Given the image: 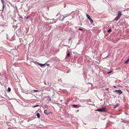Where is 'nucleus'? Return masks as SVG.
<instances>
[{
  "instance_id": "1",
  "label": "nucleus",
  "mask_w": 129,
  "mask_h": 129,
  "mask_svg": "<svg viewBox=\"0 0 129 129\" xmlns=\"http://www.w3.org/2000/svg\"><path fill=\"white\" fill-rule=\"evenodd\" d=\"M117 14V17L114 19V21H117L120 18L121 15H122V12L118 11V12Z\"/></svg>"
},
{
  "instance_id": "2",
  "label": "nucleus",
  "mask_w": 129,
  "mask_h": 129,
  "mask_svg": "<svg viewBox=\"0 0 129 129\" xmlns=\"http://www.w3.org/2000/svg\"><path fill=\"white\" fill-rule=\"evenodd\" d=\"M100 112H106L107 111L106 108V107H104L98 109L96 110Z\"/></svg>"
},
{
  "instance_id": "3",
  "label": "nucleus",
  "mask_w": 129,
  "mask_h": 129,
  "mask_svg": "<svg viewBox=\"0 0 129 129\" xmlns=\"http://www.w3.org/2000/svg\"><path fill=\"white\" fill-rule=\"evenodd\" d=\"M115 91L118 93L119 94H120L122 93V92L120 90H116Z\"/></svg>"
},
{
  "instance_id": "4",
  "label": "nucleus",
  "mask_w": 129,
  "mask_h": 129,
  "mask_svg": "<svg viewBox=\"0 0 129 129\" xmlns=\"http://www.w3.org/2000/svg\"><path fill=\"white\" fill-rule=\"evenodd\" d=\"M30 16H27L25 19V21H28L30 20Z\"/></svg>"
},
{
  "instance_id": "5",
  "label": "nucleus",
  "mask_w": 129,
  "mask_h": 129,
  "mask_svg": "<svg viewBox=\"0 0 129 129\" xmlns=\"http://www.w3.org/2000/svg\"><path fill=\"white\" fill-rule=\"evenodd\" d=\"M37 62L38 65H39V66H40L41 67H44L45 65V63L44 64H41V63H40L38 62Z\"/></svg>"
},
{
  "instance_id": "6",
  "label": "nucleus",
  "mask_w": 129,
  "mask_h": 129,
  "mask_svg": "<svg viewBox=\"0 0 129 129\" xmlns=\"http://www.w3.org/2000/svg\"><path fill=\"white\" fill-rule=\"evenodd\" d=\"M38 118H39L40 117V114L39 113H37L36 114Z\"/></svg>"
},
{
  "instance_id": "7",
  "label": "nucleus",
  "mask_w": 129,
  "mask_h": 129,
  "mask_svg": "<svg viewBox=\"0 0 129 129\" xmlns=\"http://www.w3.org/2000/svg\"><path fill=\"white\" fill-rule=\"evenodd\" d=\"M1 2L3 5V9H4V1L3 0H1Z\"/></svg>"
},
{
  "instance_id": "8",
  "label": "nucleus",
  "mask_w": 129,
  "mask_h": 129,
  "mask_svg": "<svg viewBox=\"0 0 129 129\" xmlns=\"http://www.w3.org/2000/svg\"><path fill=\"white\" fill-rule=\"evenodd\" d=\"M129 61V58L127 60H126L124 62V63H127Z\"/></svg>"
},
{
  "instance_id": "9",
  "label": "nucleus",
  "mask_w": 129,
  "mask_h": 129,
  "mask_svg": "<svg viewBox=\"0 0 129 129\" xmlns=\"http://www.w3.org/2000/svg\"><path fill=\"white\" fill-rule=\"evenodd\" d=\"M73 107L74 108H77V107H79L77 105H73Z\"/></svg>"
},
{
  "instance_id": "10",
  "label": "nucleus",
  "mask_w": 129,
  "mask_h": 129,
  "mask_svg": "<svg viewBox=\"0 0 129 129\" xmlns=\"http://www.w3.org/2000/svg\"><path fill=\"white\" fill-rule=\"evenodd\" d=\"M67 56L68 57H69L70 56V53L69 52L67 55Z\"/></svg>"
},
{
  "instance_id": "11",
  "label": "nucleus",
  "mask_w": 129,
  "mask_h": 129,
  "mask_svg": "<svg viewBox=\"0 0 129 129\" xmlns=\"http://www.w3.org/2000/svg\"><path fill=\"white\" fill-rule=\"evenodd\" d=\"M86 16L88 19L90 17V16H89V15L88 14H86Z\"/></svg>"
},
{
  "instance_id": "12",
  "label": "nucleus",
  "mask_w": 129,
  "mask_h": 129,
  "mask_svg": "<svg viewBox=\"0 0 129 129\" xmlns=\"http://www.w3.org/2000/svg\"><path fill=\"white\" fill-rule=\"evenodd\" d=\"M89 20L90 21V22H91L92 23L93 22V20H92V19L91 18V19H90Z\"/></svg>"
},
{
  "instance_id": "13",
  "label": "nucleus",
  "mask_w": 129,
  "mask_h": 129,
  "mask_svg": "<svg viewBox=\"0 0 129 129\" xmlns=\"http://www.w3.org/2000/svg\"><path fill=\"white\" fill-rule=\"evenodd\" d=\"M11 88H9V87L8 88V91H9V92H10V91H11Z\"/></svg>"
},
{
  "instance_id": "14",
  "label": "nucleus",
  "mask_w": 129,
  "mask_h": 129,
  "mask_svg": "<svg viewBox=\"0 0 129 129\" xmlns=\"http://www.w3.org/2000/svg\"><path fill=\"white\" fill-rule=\"evenodd\" d=\"M48 99H47L49 101H51V99L50 98H49V96L48 97Z\"/></svg>"
},
{
  "instance_id": "15",
  "label": "nucleus",
  "mask_w": 129,
  "mask_h": 129,
  "mask_svg": "<svg viewBox=\"0 0 129 129\" xmlns=\"http://www.w3.org/2000/svg\"><path fill=\"white\" fill-rule=\"evenodd\" d=\"M33 91L35 92H37L39 91V90H33Z\"/></svg>"
},
{
  "instance_id": "16",
  "label": "nucleus",
  "mask_w": 129,
  "mask_h": 129,
  "mask_svg": "<svg viewBox=\"0 0 129 129\" xmlns=\"http://www.w3.org/2000/svg\"><path fill=\"white\" fill-rule=\"evenodd\" d=\"M111 31V30L110 29H109L108 30V33H110Z\"/></svg>"
},
{
  "instance_id": "17",
  "label": "nucleus",
  "mask_w": 129,
  "mask_h": 129,
  "mask_svg": "<svg viewBox=\"0 0 129 129\" xmlns=\"http://www.w3.org/2000/svg\"><path fill=\"white\" fill-rule=\"evenodd\" d=\"M39 106V105H35V106H34L33 107V108H35V107H38Z\"/></svg>"
},
{
  "instance_id": "18",
  "label": "nucleus",
  "mask_w": 129,
  "mask_h": 129,
  "mask_svg": "<svg viewBox=\"0 0 129 129\" xmlns=\"http://www.w3.org/2000/svg\"><path fill=\"white\" fill-rule=\"evenodd\" d=\"M46 112H47V110H45L44 111V113L46 114H48V113H46Z\"/></svg>"
},
{
  "instance_id": "19",
  "label": "nucleus",
  "mask_w": 129,
  "mask_h": 129,
  "mask_svg": "<svg viewBox=\"0 0 129 129\" xmlns=\"http://www.w3.org/2000/svg\"><path fill=\"white\" fill-rule=\"evenodd\" d=\"M78 29L79 30H81V31H82L83 30V29L82 28H79Z\"/></svg>"
},
{
  "instance_id": "20",
  "label": "nucleus",
  "mask_w": 129,
  "mask_h": 129,
  "mask_svg": "<svg viewBox=\"0 0 129 129\" xmlns=\"http://www.w3.org/2000/svg\"><path fill=\"white\" fill-rule=\"evenodd\" d=\"M46 65L48 66H50V64H46Z\"/></svg>"
},
{
  "instance_id": "21",
  "label": "nucleus",
  "mask_w": 129,
  "mask_h": 129,
  "mask_svg": "<svg viewBox=\"0 0 129 129\" xmlns=\"http://www.w3.org/2000/svg\"><path fill=\"white\" fill-rule=\"evenodd\" d=\"M111 72H112V71H110V72H109L108 73L110 74V73H111Z\"/></svg>"
},
{
  "instance_id": "22",
  "label": "nucleus",
  "mask_w": 129,
  "mask_h": 129,
  "mask_svg": "<svg viewBox=\"0 0 129 129\" xmlns=\"http://www.w3.org/2000/svg\"><path fill=\"white\" fill-rule=\"evenodd\" d=\"M117 106H115L114 107L115 108H116V107H117Z\"/></svg>"
},
{
  "instance_id": "23",
  "label": "nucleus",
  "mask_w": 129,
  "mask_h": 129,
  "mask_svg": "<svg viewBox=\"0 0 129 129\" xmlns=\"http://www.w3.org/2000/svg\"><path fill=\"white\" fill-rule=\"evenodd\" d=\"M91 18H90V17L88 19L89 20L90 19H91Z\"/></svg>"
},
{
  "instance_id": "24",
  "label": "nucleus",
  "mask_w": 129,
  "mask_h": 129,
  "mask_svg": "<svg viewBox=\"0 0 129 129\" xmlns=\"http://www.w3.org/2000/svg\"><path fill=\"white\" fill-rule=\"evenodd\" d=\"M79 111V110H77V111L78 112Z\"/></svg>"
},
{
  "instance_id": "25",
  "label": "nucleus",
  "mask_w": 129,
  "mask_h": 129,
  "mask_svg": "<svg viewBox=\"0 0 129 129\" xmlns=\"http://www.w3.org/2000/svg\"><path fill=\"white\" fill-rule=\"evenodd\" d=\"M69 41H70V40H71V39H69Z\"/></svg>"
},
{
  "instance_id": "26",
  "label": "nucleus",
  "mask_w": 129,
  "mask_h": 129,
  "mask_svg": "<svg viewBox=\"0 0 129 129\" xmlns=\"http://www.w3.org/2000/svg\"><path fill=\"white\" fill-rule=\"evenodd\" d=\"M95 129L94 128V129Z\"/></svg>"
}]
</instances>
